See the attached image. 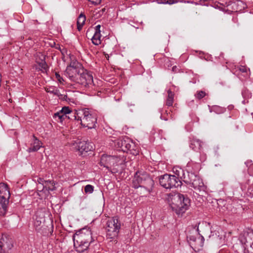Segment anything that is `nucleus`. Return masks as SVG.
Instances as JSON below:
<instances>
[{
    "label": "nucleus",
    "instance_id": "9",
    "mask_svg": "<svg viewBox=\"0 0 253 253\" xmlns=\"http://www.w3.org/2000/svg\"><path fill=\"white\" fill-rule=\"evenodd\" d=\"M83 117L80 118L81 125L89 129L94 128L97 123V117L95 113H92L88 109L82 111Z\"/></svg>",
    "mask_w": 253,
    "mask_h": 253
},
{
    "label": "nucleus",
    "instance_id": "39",
    "mask_svg": "<svg viewBox=\"0 0 253 253\" xmlns=\"http://www.w3.org/2000/svg\"><path fill=\"white\" fill-rule=\"evenodd\" d=\"M55 187L53 185H52V187H49V190H50V191H53L54 190H55Z\"/></svg>",
    "mask_w": 253,
    "mask_h": 253
},
{
    "label": "nucleus",
    "instance_id": "12",
    "mask_svg": "<svg viewBox=\"0 0 253 253\" xmlns=\"http://www.w3.org/2000/svg\"><path fill=\"white\" fill-rule=\"evenodd\" d=\"M118 161V160L116 157L104 154L101 157L100 164L101 166L110 170L111 166L116 164Z\"/></svg>",
    "mask_w": 253,
    "mask_h": 253
},
{
    "label": "nucleus",
    "instance_id": "31",
    "mask_svg": "<svg viewBox=\"0 0 253 253\" xmlns=\"http://www.w3.org/2000/svg\"><path fill=\"white\" fill-rule=\"evenodd\" d=\"M93 190L94 186L88 184L84 187V192L86 193L91 194L93 192Z\"/></svg>",
    "mask_w": 253,
    "mask_h": 253
},
{
    "label": "nucleus",
    "instance_id": "26",
    "mask_svg": "<svg viewBox=\"0 0 253 253\" xmlns=\"http://www.w3.org/2000/svg\"><path fill=\"white\" fill-rule=\"evenodd\" d=\"M53 118L55 119H58L59 120L60 123H62L63 121L65 120L66 119L64 118V116L62 114L61 111L57 112L54 113L53 115Z\"/></svg>",
    "mask_w": 253,
    "mask_h": 253
},
{
    "label": "nucleus",
    "instance_id": "15",
    "mask_svg": "<svg viewBox=\"0 0 253 253\" xmlns=\"http://www.w3.org/2000/svg\"><path fill=\"white\" fill-rule=\"evenodd\" d=\"M75 147L81 155H82L84 152H87L94 149L93 145L92 143L84 141L77 142Z\"/></svg>",
    "mask_w": 253,
    "mask_h": 253
},
{
    "label": "nucleus",
    "instance_id": "32",
    "mask_svg": "<svg viewBox=\"0 0 253 253\" xmlns=\"http://www.w3.org/2000/svg\"><path fill=\"white\" fill-rule=\"evenodd\" d=\"M206 95V93L205 91L200 90L198 91L197 92V93L195 95L196 98L198 99H201L203 98L204 96H205Z\"/></svg>",
    "mask_w": 253,
    "mask_h": 253
},
{
    "label": "nucleus",
    "instance_id": "1",
    "mask_svg": "<svg viewBox=\"0 0 253 253\" xmlns=\"http://www.w3.org/2000/svg\"><path fill=\"white\" fill-rule=\"evenodd\" d=\"M65 75L71 81L83 87H89L93 83L92 76L81 68L78 63L70 64L66 69Z\"/></svg>",
    "mask_w": 253,
    "mask_h": 253
},
{
    "label": "nucleus",
    "instance_id": "37",
    "mask_svg": "<svg viewBox=\"0 0 253 253\" xmlns=\"http://www.w3.org/2000/svg\"><path fill=\"white\" fill-rule=\"evenodd\" d=\"M240 71H241L242 72H246L247 71V69L244 67H242L241 68H240Z\"/></svg>",
    "mask_w": 253,
    "mask_h": 253
},
{
    "label": "nucleus",
    "instance_id": "19",
    "mask_svg": "<svg viewBox=\"0 0 253 253\" xmlns=\"http://www.w3.org/2000/svg\"><path fill=\"white\" fill-rule=\"evenodd\" d=\"M204 238L203 236H200L196 242H191V246H190L195 251H199L201 250V248L204 245Z\"/></svg>",
    "mask_w": 253,
    "mask_h": 253
},
{
    "label": "nucleus",
    "instance_id": "43",
    "mask_svg": "<svg viewBox=\"0 0 253 253\" xmlns=\"http://www.w3.org/2000/svg\"><path fill=\"white\" fill-rule=\"evenodd\" d=\"M105 57H106V58L107 59H109V55H108V54H106V55H105Z\"/></svg>",
    "mask_w": 253,
    "mask_h": 253
},
{
    "label": "nucleus",
    "instance_id": "11",
    "mask_svg": "<svg viewBox=\"0 0 253 253\" xmlns=\"http://www.w3.org/2000/svg\"><path fill=\"white\" fill-rule=\"evenodd\" d=\"M13 247V241L8 235L3 234L0 239V253H6Z\"/></svg>",
    "mask_w": 253,
    "mask_h": 253
},
{
    "label": "nucleus",
    "instance_id": "5",
    "mask_svg": "<svg viewBox=\"0 0 253 253\" xmlns=\"http://www.w3.org/2000/svg\"><path fill=\"white\" fill-rule=\"evenodd\" d=\"M121 222L118 216L109 218L106 222V236L111 239H115L121 229Z\"/></svg>",
    "mask_w": 253,
    "mask_h": 253
},
{
    "label": "nucleus",
    "instance_id": "33",
    "mask_svg": "<svg viewBox=\"0 0 253 253\" xmlns=\"http://www.w3.org/2000/svg\"><path fill=\"white\" fill-rule=\"evenodd\" d=\"M242 94L244 98H249L251 97V93L247 89H244L242 91Z\"/></svg>",
    "mask_w": 253,
    "mask_h": 253
},
{
    "label": "nucleus",
    "instance_id": "34",
    "mask_svg": "<svg viewBox=\"0 0 253 253\" xmlns=\"http://www.w3.org/2000/svg\"><path fill=\"white\" fill-rule=\"evenodd\" d=\"M36 58H38V59L39 61H42V60L44 61L45 59V56L44 55H43L41 53H39L37 54Z\"/></svg>",
    "mask_w": 253,
    "mask_h": 253
},
{
    "label": "nucleus",
    "instance_id": "23",
    "mask_svg": "<svg viewBox=\"0 0 253 253\" xmlns=\"http://www.w3.org/2000/svg\"><path fill=\"white\" fill-rule=\"evenodd\" d=\"M100 33H94L91 38L92 43L94 45H98L101 43Z\"/></svg>",
    "mask_w": 253,
    "mask_h": 253
},
{
    "label": "nucleus",
    "instance_id": "14",
    "mask_svg": "<svg viewBox=\"0 0 253 253\" xmlns=\"http://www.w3.org/2000/svg\"><path fill=\"white\" fill-rule=\"evenodd\" d=\"M206 228L210 230L211 234L209 235V238H212L213 239H222V236L220 235L219 231L220 227L217 225H211L210 223H205Z\"/></svg>",
    "mask_w": 253,
    "mask_h": 253
},
{
    "label": "nucleus",
    "instance_id": "7",
    "mask_svg": "<svg viewBox=\"0 0 253 253\" xmlns=\"http://www.w3.org/2000/svg\"><path fill=\"white\" fill-rule=\"evenodd\" d=\"M159 183L166 189H171L181 186V182L177 177L174 175L165 174L159 177Z\"/></svg>",
    "mask_w": 253,
    "mask_h": 253
},
{
    "label": "nucleus",
    "instance_id": "18",
    "mask_svg": "<svg viewBox=\"0 0 253 253\" xmlns=\"http://www.w3.org/2000/svg\"><path fill=\"white\" fill-rule=\"evenodd\" d=\"M45 91L50 94H52L59 97V98L66 100L67 96L65 95H62L60 93L59 90L54 86H47L45 88Z\"/></svg>",
    "mask_w": 253,
    "mask_h": 253
},
{
    "label": "nucleus",
    "instance_id": "2",
    "mask_svg": "<svg viewBox=\"0 0 253 253\" xmlns=\"http://www.w3.org/2000/svg\"><path fill=\"white\" fill-rule=\"evenodd\" d=\"M168 200L173 211L178 215H182L189 208L190 200L187 195L179 193H170Z\"/></svg>",
    "mask_w": 253,
    "mask_h": 253
},
{
    "label": "nucleus",
    "instance_id": "20",
    "mask_svg": "<svg viewBox=\"0 0 253 253\" xmlns=\"http://www.w3.org/2000/svg\"><path fill=\"white\" fill-rule=\"evenodd\" d=\"M85 20V16L84 14L81 13L78 17L77 20V28L79 31H80L82 29Z\"/></svg>",
    "mask_w": 253,
    "mask_h": 253
},
{
    "label": "nucleus",
    "instance_id": "44",
    "mask_svg": "<svg viewBox=\"0 0 253 253\" xmlns=\"http://www.w3.org/2000/svg\"><path fill=\"white\" fill-rule=\"evenodd\" d=\"M176 66H174L172 67V70L174 71V69L176 68Z\"/></svg>",
    "mask_w": 253,
    "mask_h": 253
},
{
    "label": "nucleus",
    "instance_id": "21",
    "mask_svg": "<svg viewBox=\"0 0 253 253\" xmlns=\"http://www.w3.org/2000/svg\"><path fill=\"white\" fill-rule=\"evenodd\" d=\"M174 94L170 90L168 91V97L167 98L166 105L169 107L171 106L173 103Z\"/></svg>",
    "mask_w": 253,
    "mask_h": 253
},
{
    "label": "nucleus",
    "instance_id": "25",
    "mask_svg": "<svg viewBox=\"0 0 253 253\" xmlns=\"http://www.w3.org/2000/svg\"><path fill=\"white\" fill-rule=\"evenodd\" d=\"M223 111L224 109L218 106H213L212 107H211L210 109V112H213L216 114L222 113L223 112Z\"/></svg>",
    "mask_w": 253,
    "mask_h": 253
},
{
    "label": "nucleus",
    "instance_id": "13",
    "mask_svg": "<svg viewBox=\"0 0 253 253\" xmlns=\"http://www.w3.org/2000/svg\"><path fill=\"white\" fill-rule=\"evenodd\" d=\"M199 224L200 223H198V226L196 224L194 226H192L189 227L188 229L189 231H187V240L190 246L192 245L191 242H193L194 243L196 242V240L198 239L196 237V236L198 235L200 236V234L199 232Z\"/></svg>",
    "mask_w": 253,
    "mask_h": 253
},
{
    "label": "nucleus",
    "instance_id": "38",
    "mask_svg": "<svg viewBox=\"0 0 253 253\" xmlns=\"http://www.w3.org/2000/svg\"><path fill=\"white\" fill-rule=\"evenodd\" d=\"M218 253H229V252L227 250H221Z\"/></svg>",
    "mask_w": 253,
    "mask_h": 253
},
{
    "label": "nucleus",
    "instance_id": "22",
    "mask_svg": "<svg viewBox=\"0 0 253 253\" xmlns=\"http://www.w3.org/2000/svg\"><path fill=\"white\" fill-rule=\"evenodd\" d=\"M190 147L194 151H198L202 147V142L200 140H193L191 142Z\"/></svg>",
    "mask_w": 253,
    "mask_h": 253
},
{
    "label": "nucleus",
    "instance_id": "10",
    "mask_svg": "<svg viewBox=\"0 0 253 253\" xmlns=\"http://www.w3.org/2000/svg\"><path fill=\"white\" fill-rule=\"evenodd\" d=\"M183 181L185 183L190 185L195 189L199 190L203 189L204 183L202 179L193 172L186 171V174L184 176Z\"/></svg>",
    "mask_w": 253,
    "mask_h": 253
},
{
    "label": "nucleus",
    "instance_id": "42",
    "mask_svg": "<svg viewBox=\"0 0 253 253\" xmlns=\"http://www.w3.org/2000/svg\"><path fill=\"white\" fill-rule=\"evenodd\" d=\"M38 188L41 189V191L43 190V189H42V185H41V186H39Z\"/></svg>",
    "mask_w": 253,
    "mask_h": 253
},
{
    "label": "nucleus",
    "instance_id": "16",
    "mask_svg": "<svg viewBox=\"0 0 253 253\" xmlns=\"http://www.w3.org/2000/svg\"><path fill=\"white\" fill-rule=\"evenodd\" d=\"M42 142L35 136H32V140L31 143V147L27 149L29 153L37 151L42 147Z\"/></svg>",
    "mask_w": 253,
    "mask_h": 253
},
{
    "label": "nucleus",
    "instance_id": "3",
    "mask_svg": "<svg viewBox=\"0 0 253 253\" xmlns=\"http://www.w3.org/2000/svg\"><path fill=\"white\" fill-rule=\"evenodd\" d=\"M74 246L77 251L83 253L86 250L90 244L92 242L93 239L91 230L89 228H83L77 231L73 236Z\"/></svg>",
    "mask_w": 253,
    "mask_h": 253
},
{
    "label": "nucleus",
    "instance_id": "4",
    "mask_svg": "<svg viewBox=\"0 0 253 253\" xmlns=\"http://www.w3.org/2000/svg\"><path fill=\"white\" fill-rule=\"evenodd\" d=\"M154 185V182L148 173L144 171H137L135 172L132 180V187L134 188L143 187L150 193Z\"/></svg>",
    "mask_w": 253,
    "mask_h": 253
},
{
    "label": "nucleus",
    "instance_id": "29",
    "mask_svg": "<svg viewBox=\"0 0 253 253\" xmlns=\"http://www.w3.org/2000/svg\"><path fill=\"white\" fill-rule=\"evenodd\" d=\"M80 117L77 116L76 115V113L75 112H72V111L70 112V114L67 115V118L66 119L70 120H80Z\"/></svg>",
    "mask_w": 253,
    "mask_h": 253
},
{
    "label": "nucleus",
    "instance_id": "45",
    "mask_svg": "<svg viewBox=\"0 0 253 253\" xmlns=\"http://www.w3.org/2000/svg\"><path fill=\"white\" fill-rule=\"evenodd\" d=\"M37 224H36V225H39L40 224L39 223V221H37Z\"/></svg>",
    "mask_w": 253,
    "mask_h": 253
},
{
    "label": "nucleus",
    "instance_id": "8",
    "mask_svg": "<svg viewBox=\"0 0 253 253\" xmlns=\"http://www.w3.org/2000/svg\"><path fill=\"white\" fill-rule=\"evenodd\" d=\"M10 193L7 186L3 183H0V216H3L7 210Z\"/></svg>",
    "mask_w": 253,
    "mask_h": 253
},
{
    "label": "nucleus",
    "instance_id": "40",
    "mask_svg": "<svg viewBox=\"0 0 253 253\" xmlns=\"http://www.w3.org/2000/svg\"><path fill=\"white\" fill-rule=\"evenodd\" d=\"M127 106H128V107L131 106H134V104H130V103H128V102L127 103Z\"/></svg>",
    "mask_w": 253,
    "mask_h": 253
},
{
    "label": "nucleus",
    "instance_id": "6",
    "mask_svg": "<svg viewBox=\"0 0 253 253\" xmlns=\"http://www.w3.org/2000/svg\"><path fill=\"white\" fill-rule=\"evenodd\" d=\"M244 253H253V230L248 228L240 237Z\"/></svg>",
    "mask_w": 253,
    "mask_h": 253
},
{
    "label": "nucleus",
    "instance_id": "17",
    "mask_svg": "<svg viewBox=\"0 0 253 253\" xmlns=\"http://www.w3.org/2000/svg\"><path fill=\"white\" fill-rule=\"evenodd\" d=\"M117 147L123 152H126L131 148V145L129 143L128 138L119 140L116 144Z\"/></svg>",
    "mask_w": 253,
    "mask_h": 253
},
{
    "label": "nucleus",
    "instance_id": "28",
    "mask_svg": "<svg viewBox=\"0 0 253 253\" xmlns=\"http://www.w3.org/2000/svg\"><path fill=\"white\" fill-rule=\"evenodd\" d=\"M60 111L62 112L63 116H64V118L66 119L67 118V115L70 114L71 110L69 107L65 106L62 108Z\"/></svg>",
    "mask_w": 253,
    "mask_h": 253
},
{
    "label": "nucleus",
    "instance_id": "41",
    "mask_svg": "<svg viewBox=\"0 0 253 253\" xmlns=\"http://www.w3.org/2000/svg\"><path fill=\"white\" fill-rule=\"evenodd\" d=\"M160 118H161V119L162 120H165V121H167V120H168V119H166V118H163V116H162V115L161 116Z\"/></svg>",
    "mask_w": 253,
    "mask_h": 253
},
{
    "label": "nucleus",
    "instance_id": "36",
    "mask_svg": "<svg viewBox=\"0 0 253 253\" xmlns=\"http://www.w3.org/2000/svg\"><path fill=\"white\" fill-rule=\"evenodd\" d=\"M100 25H97L95 28L94 33H100Z\"/></svg>",
    "mask_w": 253,
    "mask_h": 253
},
{
    "label": "nucleus",
    "instance_id": "27",
    "mask_svg": "<svg viewBox=\"0 0 253 253\" xmlns=\"http://www.w3.org/2000/svg\"><path fill=\"white\" fill-rule=\"evenodd\" d=\"M36 62L39 64V66L43 71H46L48 68V66L45 60L39 61L38 58H36Z\"/></svg>",
    "mask_w": 253,
    "mask_h": 253
},
{
    "label": "nucleus",
    "instance_id": "30",
    "mask_svg": "<svg viewBox=\"0 0 253 253\" xmlns=\"http://www.w3.org/2000/svg\"><path fill=\"white\" fill-rule=\"evenodd\" d=\"M37 181L38 182L39 184L42 185V189L44 188V184L47 183H50L51 181L50 180H44L43 178L39 177L38 178Z\"/></svg>",
    "mask_w": 253,
    "mask_h": 253
},
{
    "label": "nucleus",
    "instance_id": "46",
    "mask_svg": "<svg viewBox=\"0 0 253 253\" xmlns=\"http://www.w3.org/2000/svg\"><path fill=\"white\" fill-rule=\"evenodd\" d=\"M224 183L226 184H227V183L226 182H225Z\"/></svg>",
    "mask_w": 253,
    "mask_h": 253
},
{
    "label": "nucleus",
    "instance_id": "35",
    "mask_svg": "<svg viewBox=\"0 0 253 253\" xmlns=\"http://www.w3.org/2000/svg\"><path fill=\"white\" fill-rule=\"evenodd\" d=\"M55 75L56 78L58 80V81L60 83H62V82L63 81V78L60 76V75L58 73H56Z\"/></svg>",
    "mask_w": 253,
    "mask_h": 253
},
{
    "label": "nucleus",
    "instance_id": "24",
    "mask_svg": "<svg viewBox=\"0 0 253 253\" xmlns=\"http://www.w3.org/2000/svg\"><path fill=\"white\" fill-rule=\"evenodd\" d=\"M174 173L178 177V178H180L181 180H183L184 176L186 174V171H184L183 169H176Z\"/></svg>",
    "mask_w": 253,
    "mask_h": 253
}]
</instances>
